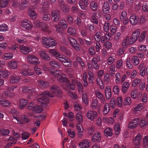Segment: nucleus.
<instances>
[{"mask_svg":"<svg viewBox=\"0 0 148 148\" xmlns=\"http://www.w3.org/2000/svg\"><path fill=\"white\" fill-rule=\"evenodd\" d=\"M47 96L52 97L53 95L47 91H45L41 94L38 95V113H40L43 110V108L39 106L43 107H45L47 106L48 103Z\"/></svg>","mask_w":148,"mask_h":148,"instance_id":"f257e3e1","label":"nucleus"},{"mask_svg":"<svg viewBox=\"0 0 148 148\" xmlns=\"http://www.w3.org/2000/svg\"><path fill=\"white\" fill-rule=\"evenodd\" d=\"M42 42V45L47 48H53L57 45L56 41L49 37H43Z\"/></svg>","mask_w":148,"mask_h":148,"instance_id":"f03ea898","label":"nucleus"},{"mask_svg":"<svg viewBox=\"0 0 148 148\" xmlns=\"http://www.w3.org/2000/svg\"><path fill=\"white\" fill-rule=\"evenodd\" d=\"M56 59L62 63L66 67H70L71 66V62L70 60L65 56L60 54L57 56Z\"/></svg>","mask_w":148,"mask_h":148,"instance_id":"7ed1b4c3","label":"nucleus"},{"mask_svg":"<svg viewBox=\"0 0 148 148\" xmlns=\"http://www.w3.org/2000/svg\"><path fill=\"white\" fill-rule=\"evenodd\" d=\"M68 24L67 22L64 20H60L58 24H56L55 27L57 32H61L63 30L67 28Z\"/></svg>","mask_w":148,"mask_h":148,"instance_id":"20e7f679","label":"nucleus"},{"mask_svg":"<svg viewBox=\"0 0 148 148\" xmlns=\"http://www.w3.org/2000/svg\"><path fill=\"white\" fill-rule=\"evenodd\" d=\"M13 118L16 119L18 123L23 124L24 123H28L29 121V120L27 116H26L25 115H22L19 118L18 116L13 115Z\"/></svg>","mask_w":148,"mask_h":148,"instance_id":"39448f33","label":"nucleus"},{"mask_svg":"<svg viewBox=\"0 0 148 148\" xmlns=\"http://www.w3.org/2000/svg\"><path fill=\"white\" fill-rule=\"evenodd\" d=\"M142 135L140 133L138 134L133 138L132 143L136 146L141 145L142 143Z\"/></svg>","mask_w":148,"mask_h":148,"instance_id":"423d86ee","label":"nucleus"},{"mask_svg":"<svg viewBox=\"0 0 148 148\" xmlns=\"http://www.w3.org/2000/svg\"><path fill=\"white\" fill-rule=\"evenodd\" d=\"M51 16L52 21L53 22L57 21L60 18V16L59 11L58 10L52 11Z\"/></svg>","mask_w":148,"mask_h":148,"instance_id":"0eeeda50","label":"nucleus"},{"mask_svg":"<svg viewBox=\"0 0 148 148\" xmlns=\"http://www.w3.org/2000/svg\"><path fill=\"white\" fill-rule=\"evenodd\" d=\"M27 57L28 61L30 63L35 64L34 70L36 73L37 74V67L36 66L37 64V58L33 55H28Z\"/></svg>","mask_w":148,"mask_h":148,"instance_id":"6e6552de","label":"nucleus"},{"mask_svg":"<svg viewBox=\"0 0 148 148\" xmlns=\"http://www.w3.org/2000/svg\"><path fill=\"white\" fill-rule=\"evenodd\" d=\"M70 45L74 48L77 51H80L81 47L77 43L76 40L73 38H68Z\"/></svg>","mask_w":148,"mask_h":148,"instance_id":"1a4fd4ad","label":"nucleus"},{"mask_svg":"<svg viewBox=\"0 0 148 148\" xmlns=\"http://www.w3.org/2000/svg\"><path fill=\"white\" fill-rule=\"evenodd\" d=\"M139 120V118L133 119L129 123L128 126V128L130 129L135 128L138 126Z\"/></svg>","mask_w":148,"mask_h":148,"instance_id":"9d476101","label":"nucleus"},{"mask_svg":"<svg viewBox=\"0 0 148 148\" xmlns=\"http://www.w3.org/2000/svg\"><path fill=\"white\" fill-rule=\"evenodd\" d=\"M87 117L88 119L91 121H93L98 116L97 112L94 111L90 110L86 114Z\"/></svg>","mask_w":148,"mask_h":148,"instance_id":"9b49d317","label":"nucleus"},{"mask_svg":"<svg viewBox=\"0 0 148 148\" xmlns=\"http://www.w3.org/2000/svg\"><path fill=\"white\" fill-rule=\"evenodd\" d=\"M78 4L80 8L82 10H86L88 9L89 3L88 0H80Z\"/></svg>","mask_w":148,"mask_h":148,"instance_id":"f8f14e48","label":"nucleus"},{"mask_svg":"<svg viewBox=\"0 0 148 148\" xmlns=\"http://www.w3.org/2000/svg\"><path fill=\"white\" fill-rule=\"evenodd\" d=\"M19 49L22 53L25 55L28 54L32 50V49L30 47L25 46L24 45H20Z\"/></svg>","mask_w":148,"mask_h":148,"instance_id":"ddd939ff","label":"nucleus"},{"mask_svg":"<svg viewBox=\"0 0 148 148\" xmlns=\"http://www.w3.org/2000/svg\"><path fill=\"white\" fill-rule=\"evenodd\" d=\"M33 25L29 21H23L21 25V27L25 30H27L29 31L31 30Z\"/></svg>","mask_w":148,"mask_h":148,"instance_id":"4468645a","label":"nucleus"},{"mask_svg":"<svg viewBox=\"0 0 148 148\" xmlns=\"http://www.w3.org/2000/svg\"><path fill=\"white\" fill-rule=\"evenodd\" d=\"M76 129L77 130L78 136L81 138L83 136L84 129L82 125L80 123H78L76 125Z\"/></svg>","mask_w":148,"mask_h":148,"instance_id":"2eb2a0df","label":"nucleus"},{"mask_svg":"<svg viewBox=\"0 0 148 148\" xmlns=\"http://www.w3.org/2000/svg\"><path fill=\"white\" fill-rule=\"evenodd\" d=\"M22 91L24 92L29 93L30 96V98L33 94L35 92L36 89L32 88L31 87H23L22 88Z\"/></svg>","mask_w":148,"mask_h":148,"instance_id":"dca6fc26","label":"nucleus"},{"mask_svg":"<svg viewBox=\"0 0 148 148\" xmlns=\"http://www.w3.org/2000/svg\"><path fill=\"white\" fill-rule=\"evenodd\" d=\"M90 141L88 139L82 140L79 144L80 148H88L90 146Z\"/></svg>","mask_w":148,"mask_h":148,"instance_id":"f3484780","label":"nucleus"},{"mask_svg":"<svg viewBox=\"0 0 148 148\" xmlns=\"http://www.w3.org/2000/svg\"><path fill=\"white\" fill-rule=\"evenodd\" d=\"M40 14L42 16V19L45 21H48L50 18V14L49 13L47 10H42Z\"/></svg>","mask_w":148,"mask_h":148,"instance_id":"a211bd4d","label":"nucleus"},{"mask_svg":"<svg viewBox=\"0 0 148 148\" xmlns=\"http://www.w3.org/2000/svg\"><path fill=\"white\" fill-rule=\"evenodd\" d=\"M130 21L132 25H136L139 21L138 17L137 16L132 15L130 17Z\"/></svg>","mask_w":148,"mask_h":148,"instance_id":"6ab92c4d","label":"nucleus"},{"mask_svg":"<svg viewBox=\"0 0 148 148\" xmlns=\"http://www.w3.org/2000/svg\"><path fill=\"white\" fill-rule=\"evenodd\" d=\"M59 3L61 10L64 12L68 13L69 12V9L65 5L63 0H60Z\"/></svg>","mask_w":148,"mask_h":148,"instance_id":"aec40b11","label":"nucleus"},{"mask_svg":"<svg viewBox=\"0 0 148 148\" xmlns=\"http://www.w3.org/2000/svg\"><path fill=\"white\" fill-rule=\"evenodd\" d=\"M40 57L44 60L49 61L50 59L49 56L45 51H41L39 53Z\"/></svg>","mask_w":148,"mask_h":148,"instance_id":"412c9836","label":"nucleus"},{"mask_svg":"<svg viewBox=\"0 0 148 148\" xmlns=\"http://www.w3.org/2000/svg\"><path fill=\"white\" fill-rule=\"evenodd\" d=\"M19 108L21 109H23L28 103V101L27 99H21L19 100Z\"/></svg>","mask_w":148,"mask_h":148,"instance_id":"4be33fe9","label":"nucleus"},{"mask_svg":"<svg viewBox=\"0 0 148 148\" xmlns=\"http://www.w3.org/2000/svg\"><path fill=\"white\" fill-rule=\"evenodd\" d=\"M49 73L53 76L57 77L60 75L61 70H56L52 67L49 68Z\"/></svg>","mask_w":148,"mask_h":148,"instance_id":"5701e85b","label":"nucleus"},{"mask_svg":"<svg viewBox=\"0 0 148 148\" xmlns=\"http://www.w3.org/2000/svg\"><path fill=\"white\" fill-rule=\"evenodd\" d=\"M27 108L29 110H32L33 113H37V105H35L33 102L29 103Z\"/></svg>","mask_w":148,"mask_h":148,"instance_id":"b1692460","label":"nucleus"},{"mask_svg":"<svg viewBox=\"0 0 148 148\" xmlns=\"http://www.w3.org/2000/svg\"><path fill=\"white\" fill-rule=\"evenodd\" d=\"M38 26L41 27V29L42 30L46 32H50L49 27L46 24L40 22Z\"/></svg>","mask_w":148,"mask_h":148,"instance_id":"393cba45","label":"nucleus"},{"mask_svg":"<svg viewBox=\"0 0 148 148\" xmlns=\"http://www.w3.org/2000/svg\"><path fill=\"white\" fill-rule=\"evenodd\" d=\"M20 79V78L18 76H12L10 78V83L11 84H13L17 83L19 81Z\"/></svg>","mask_w":148,"mask_h":148,"instance_id":"a878e982","label":"nucleus"},{"mask_svg":"<svg viewBox=\"0 0 148 148\" xmlns=\"http://www.w3.org/2000/svg\"><path fill=\"white\" fill-rule=\"evenodd\" d=\"M130 84L127 82H124L122 86V91L124 93H126L129 88Z\"/></svg>","mask_w":148,"mask_h":148,"instance_id":"bb28decb","label":"nucleus"},{"mask_svg":"<svg viewBox=\"0 0 148 148\" xmlns=\"http://www.w3.org/2000/svg\"><path fill=\"white\" fill-rule=\"evenodd\" d=\"M147 33V31L146 30L143 31L140 33L138 38V41L139 42H143L145 39Z\"/></svg>","mask_w":148,"mask_h":148,"instance_id":"cd10ccee","label":"nucleus"},{"mask_svg":"<svg viewBox=\"0 0 148 148\" xmlns=\"http://www.w3.org/2000/svg\"><path fill=\"white\" fill-rule=\"evenodd\" d=\"M51 91L53 93L56 95L58 93H60L61 90L58 86L56 85L52 86L51 88Z\"/></svg>","mask_w":148,"mask_h":148,"instance_id":"c85d7f7f","label":"nucleus"},{"mask_svg":"<svg viewBox=\"0 0 148 148\" xmlns=\"http://www.w3.org/2000/svg\"><path fill=\"white\" fill-rule=\"evenodd\" d=\"M75 119L79 123H82L83 121V120L82 113L80 112H77L75 115Z\"/></svg>","mask_w":148,"mask_h":148,"instance_id":"c756f323","label":"nucleus"},{"mask_svg":"<svg viewBox=\"0 0 148 148\" xmlns=\"http://www.w3.org/2000/svg\"><path fill=\"white\" fill-rule=\"evenodd\" d=\"M101 139L100 134L99 133H95L92 137V140L94 142H99L101 140Z\"/></svg>","mask_w":148,"mask_h":148,"instance_id":"7c9ffc66","label":"nucleus"},{"mask_svg":"<svg viewBox=\"0 0 148 148\" xmlns=\"http://www.w3.org/2000/svg\"><path fill=\"white\" fill-rule=\"evenodd\" d=\"M98 103V101L96 99L93 98L92 99L90 106L92 109L95 110L97 108Z\"/></svg>","mask_w":148,"mask_h":148,"instance_id":"2f4dec72","label":"nucleus"},{"mask_svg":"<svg viewBox=\"0 0 148 148\" xmlns=\"http://www.w3.org/2000/svg\"><path fill=\"white\" fill-rule=\"evenodd\" d=\"M10 102L8 100L2 98H0V104L5 107L8 106L10 104Z\"/></svg>","mask_w":148,"mask_h":148,"instance_id":"473e14b6","label":"nucleus"},{"mask_svg":"<svg viewBox=\"0 0 148 148\" xmlns=\"http://www.w3.org/2000/svg\"><path fill=\"white\" fill-rule=\"evenodd\" d=\"M110 9L109 4L107 2H105L103 6V12L104 13H107L109 12Z\"/></svg>","mask_w":148,"mask_h":148,"instance_id":"72a5a7b5","label":"nucleus"},{"mask_svg":"<svg viewBox=\"0 0 148 148\" xmlns=\"http://www.w3.org/2000/svg\"><path fill=\"white\" fill-rule=\"evenodd\" d=\"M73 82L76 83V84L78 86L79 92H82L83 90V88L82 84L79 82L75 80H73Z\"/></svg>","mask_w":148,"mask_h":148,"instance_id":"f704fd0d","label":"nucleus"},{"mask_svg":"<svg viewBox=\"0 0 148 148\" xmlns=\"http://www.w3.org/2000/svg\"><path fill=\"white\" fill-rule=\"evenodd\" d=\"M97 14L96 13L94 12L91 15V21L95 24H97L98 23V21L97 18Z\"/></svg>","mask_w":148,"mask_h":148,"instance_id":"c9c22d12","label":"nucleus"},{"mask_svg":"<svg viewBox=\"0 0 148 148\" xmlns=\"http://www.w3.org/2000/svg\"><path fill=\"white\" fill-rule=\"evenodd\" d=\"M66 83V88L72 90H74L75 89V86L74 84H76V83L73 82V80L72 81L71 83L69 82L68 80L67 82Z\"/></svg>","mask_w":148,"mask_h":148,"instance_id":"e433bc0d","label":"nucleus"},{"mask_svg":"<svg viewBox=\"0 0 148 148\" xmlns=\"http://www.w3.org/2000/svg\"><path fill=\"white\" fill-rule=\"evenodd\" d=\"M58 80L61 83L67 82L68 79L66 78L65 75L64 74L61 75L58 78Z\"/></svg>","mask_w":148,"mask_h":148,"instance_id":"4c0bfd02","label":"nucleus"},{"mask_svg":"<svg viewBox=\"0 0 148 148\" xmlns=\"http://www.w3.org/2000/svg\"><path fill=\"white\" fill-rule=\"evenodd\" d=\"M145 107L144 105L142 103H139L137 106L133 108L132 110L133 112H136L137 111H140Z\"/></svg>","mask_w":148,"mask_h":148,"instance_id":"58836bf2","label":"nucleus"},{"mask_svg":"<svg viewBox=\"0 0 148 148\" xmlns=\"http://www.w3.org/2000/svg\"><path fill=\"white\" fill-rule=\"evenodd\" d=\"M28 3L27 0H24L19 5V8L21 10H23L27 6Z\"/></svg>","mask_w":148,"mask_h":148,"instance_id":"ea45409f","label":"nucleus"},{"mask_svg":"<svg viewBox=\"0 0 148 148\" xmlns=\"http://www.w3.org/2000/svg\"><path fill=\"white\" fill-rule=\"evenodd\" d=\"M140 34V30L139 29H136L133 31L132 36L137 40Z\"/></svg>","mask_w":148,"mask_h":148,"instance_id":"a19ab883","label":"nucleus"},{"mask_svg":"<svg viewBox=\"0 0 148 148\" xmlns=\"http://www.w3.org/2000/svg\"><path fill=\"white\" fill-rule=\"evenodd\" d=\"M82 79L83 81V85L84 87H86L88 84L87 81V75L86 72L84 73L83 75Z\"/></svg>","mask_w":148,"mask_h":148,"instance_id":"79ce46f5","label":"nucleus"},{"mask_svg":"<svg viewBox=\"0 0 148 148\" xmlns=\"http://www.w3.org/2000/svg\"><path fill=\"white\" fill-rule=\"evenodd\" d=\"M17 62L14 61H12L8 64L9 66L12 69H15L17 67Z\"/></svg>","mask_w":148,"mask_h":148,"instance_id":"37998d69","label":"nucleus"},{"mask_svg":"<svg viewBox=\"0 0 148 148\" xmlns=\"http://www.w3.org/2000/svg\"><path fill=\"white\" fill-rule=\"evenodd\" d=\"M9 73L7 70L0 71V77H1L7 78L8 77Z\"/></svg>","mask_w":148,"mask_h":148,"instance_id":"c03bdc74","label":"nucleus"},{"mask_svg":"<svg viewBox=\"0 0 148 148\" xmlns=\"http://www.w3.org/2000/svg\"><path fill=\"white\" fill-rule=\"evenodd\" d=\"M128 37H127L123 41L122 43V47L123 48L127 47L130 45L128 41Z\"/></svg>","mask_w":148,"mask_h":148,"instance_id":"a18cd8bd","label":"nucleus"},{"mask_svg":"<svg viewBox=\"0 0 148 148\" xmlns=\"http://www.w3.org/2000/svg\"><path fill=\"white\" fill-rule=\"evenodd\" d=\"M139 124L140 126L141 127H144L148 125V122L145 118H142Z\"/></svg>","mask_w":148,"mask_h":148,"instance_id":"49530a36","label":"nucleus"},{"mask_svg":"<svg viewBox=\"0 0 148 148\" xmlns=\"http://www.w3.org/2000/svg\"><path fill=\"white\" fill-rule=\"evenodd\" d=\"M90 8L92 10L94 11H96L98 8L97 3L94 1H91L90 3Z\"/></svg>","mask_w":148,"mask_h":148,"instance_id":"de8ad7c7","label":"nucleus"},{"mask_svg":"<svg viewBox=\"0 0 148 148\" xmlns=\"http://www.w3.org/2000/svg\"><path fill=\"white\" fill-rule=\"evenodd\" d=\"M104 133L106 136H111L112 135V129L109 127H107L105 130Z\"/></svg>","mask_w":148,"mask_h":148,"instance_id":"09e8293b","label":"nucleus"},{"mask_svg":"<svg viewBox=\"0 0 148 148\" xmlns=\"http://www.w3.org/2000/svg\"><path fill=\"white\" fill-rule=\"evenodd\" d=\"M49 65L52 67L57 68H60V65L57 62L55 61H52L49 62Z\"/></svg>","mask_w":148,"mask_h":148,"instance_id":"8fccbe9b","label":"nucleus"},{"mask_svg":"<svg viewBox=\"0 0 148 148\" xmlns=\"http://www.w3.org/2000/svg\"><path fill=\"white\" fill-rule=\"evenodd\" d=\"M0 133L3 136H7L10 133V131L8 129L1 128L0 130Z\"/></svg>","mask_w":148,"mask_h":148,"instance_id":"3c124183","label":"nucleus"},{"mask_svg":"<svg viewBox=\"0 0 148 148\" xmlns=\"http://www.w3.org/2000/svg\"><path fill=\"white\" fill-rule=\"evenodd\" d=\"M39 86L44 87H46L50 86V84L46 82H44L43 81H40L38 82Z\"/></svg>","mask_w":148,"mask_h":148,"instance_id":"603ef678","label":"nucleus"},{"mask_svg":"<svg viewBox=\"0 0 148 148\" xmlns=\"http://www.w3.org/2000/svg\"><path fill=\"white\" fill-rule=\"evenodd\" d=\"M131 103V100L130 97H127L125 98L124 100L123 105L125 106H128Z\"/></svg>","mask_w":148,"mask_h":148,"instance_id":"864d4df0","label":"nucleus"},{"mask_svg":"<svg viewBox=\"0 0 148 148\" xmlns=\"http://www.w3.org/2000/svg\"><path fill=\"white\" fill-rule=\"evenodd\" d=\"M96 82L97 84L100 86V89H102L103 88L104 85L103 83L102 80L101 78L99 77L97 78Z\"/></svg>","mask_w":148,"mask_h":148,"instance_id":"5fc2aeb1","label":"nucleus"},{"mask_svg":"<svg viewBox=\"0 0 148 148\" xmlns=\"http://www.w3.org/2000/svg\"><path fill=\"white\" fill-rule=\"evenodd\" d=\"M82 102L86 104L88 103V98L87 93H85L83 94L82 97Z\"/></svg>","mask_w":148,"mask_h":148,"instance_id":"6e6d98bb","label":"nucleus"},{"mask_svg":"<svg viewBox=\"0 0 148 148\" xmlns=\"http://www.w3.org/2000/svg\"><path fill=\"white\" fill-rule=\"evenodd\" d=\"M28 12L29 16L32 19H34L36 17V14L33 10H29Z\"/></svg>","mask_w":148,"mask_h":148,"instance_id":"4d7b16f0","label":"nucleus"},{"mask_svg":"<svg viewBox=\"0 0 148 148\" xmlns=\"http://www.w3.org/2000/svg\"><path fill=\"white\" fill-rule=\"evenodd\" d=\"M42 3H41L42 6L43 10H46V9H48L49 6L50 4L47 1H43L42 0Z\"/></svg>","mask_w":148,"mask_h":148,"instance_id":"13d9d810","label":"nucleus"},{"mask_svg":"<svg viewBox=\"0 0 148 148\" xmlns=\"http://www.w3.org/2000/svg\"><path fill=\"white\" fill-rule=\"evenodd\" d=\"M137 92L138 90L136 89H132L131 93V97L134 99H136Z\"/></svg>","mask_w":148,"mask_h":148,"instance_id":"bf43d9fd","label":"nucleus"},{"mask_svg":"<svg viewBox=\"0 0 148 148\" xmlns=\"http://www.w3.org/2000/svg\"><path fill=\"white\" fill-rule=\"evenodd\" d=\"M68 33L71 35H74L76 33L75 29L73 27H68Z\"/></svg>","mask_w":148,"mask_h":148,"instance_id":"052dcab7","label":"nucleus"},{"mask_svg":"<svg viewBox=\"0 0 148 148\" xmlns=\"http://www.w3.org/2000/svg\"><path fill=\"white\" fill-rule=\"evenodd\" d=\"M21 74L24 76L27 75H31L33 74L32 72H30L29 71L23 69L21 72Z\"/></svg>","mask_w":148,"mask_h":148,"instance_id":"680f3d73","label":"nucleus"},{"mask_svg":"<svg viewBox=\"0 0 148 148\" xmlns=\"http://www.w3.org/2000/svg\"><path fill=\"white\" fill-rule=\"evenodd\" d=\"M141 81V79H136L134 80L132 82V87H135L137 86L138 84L140 83Z\"/></svg>","mask_w":148,"mask_h":148,"instance_id":"e2e57ef3","label":"nucleus"},{"mask_svg":"<svg viewBox=\"0 0 148 148\" xmlns=\"http://www.w3.org/2000/svg\"><path fill=\"white\" fill-rule=\"evenodd\" d=\"M114 130H115V134L118 135L120 131V125L119 124H116L114 127Z\"/></svg>","mask_w":148,"mask_h":148,"instance_id":"0e129e2a","label":"nucleus"},{"mask_svg":"<svg viewBox=\"0 0 148 148\" xmlns=\"http://www.w3.org/2000/svg\"><path fill=\"white\" fill-rule=\"evenodd\" d=\"M8 2L7 0H0V6L2 8H5L8 4Z\"/></svg>","mask_w":148,"mask_h":148,"instance_id":"69168bd1","label":"nucleus"},{"mask_svg":"<svg viewBox=\"0 0 148 148\" xmlns=\"http://www.w3.org/2000/svg\"><path fill=\"white\" fill-rule=\"evenodd\" d=\"M109 111V105L108 103H106L104 107L103 113L104 114H106Z\"/></svg>","mask_w":148,"mask_h":148,"instance_id":"338daca9","label":"nucleus"},{"mask_svg":"<svg viewBox=\"0 0 148 148\" xmlns=\"http://www.w3.org/2000/svg\"><path fill=\"white\" fill-rule=\"evenodd\" d=\"M132 62L135 65L138 64L139 63L138 58L136 56H134L132 58Z\"/></svg>","mask_w":148,"mask_h":148,"instance_id":"774afa93","label":"nucleus"}]
</instances>
